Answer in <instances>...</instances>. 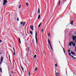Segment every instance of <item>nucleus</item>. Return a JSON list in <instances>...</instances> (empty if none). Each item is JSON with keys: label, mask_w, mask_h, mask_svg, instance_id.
<instances>
[{"label": "nucleus", "mask_w": 76, "mask_h": 76, "mask_svg": "<svg viewBox=\"0 0 76 76\" xmlns=\"http://www.w3.org/2000/svg\"><path fill=\"white\" fill-rule=\"evenodd\" d=\"M19 41L20 44L21 43V42L20 41V38H19Z\"/></svg>", "instance_id": "obj_20"}, {"label": "nucleus", "mask_w": 76, "mask_h": 76, "mask_svg": "<svg viewBox=\"0 0 76 76\" xmlns=\"http://www.w3.org/2000/svg\"><path fill=\"white\" fill-rule=\"evenodd\" d=\"M1 53H0V55H1Z\"/></svg>", "instance_id": "obj_43"}, {"label": "nucleus", "mask_w": 76, "mask_h": 76, "mask_svg": "<svg viewBox=\"0 0 76 76\" xmlns=\"http://www.w3.org/2000/svg\"><path fill=\"white\" fill-rule=\"evenodd\" d=\"M16 17L15 18V19H16Z\"/></svg>", "instance_id": "obj_42"}, {"label": "nucleus", "mask_w": 76, "mask_h": 76, "mask_svg": "<svg viewBox=\"0 0 76 76\" xmlns=\"http://www.w3.org/2000/svg\"><path fill=\"white\" fill-rule=\"evenodd\" d=\"M48 35L49 37H50V32H49Z\"/></svg>", "instance_id": "obj_22"}, {"label": "nucleus", "mask_w": 76, "mask_h": 76, "mask_svg": "<svg viewBox=\"0 0 76 76\" xmlns=\"http://www.w3.org/2000/svg\"><path fill=\"white\" fill-rule=\"evenodd\" d=\"M43 53L44 54V51H43Z\"/></svg>", "instance_id": "obj_46"}, {"label": "nucleus", "mask_w": 76, "mask_h": 76, "mask_svg": "<svg viewBox=\"0 0 76 76\" xmlns=\"http://www.w3.org/2000/svg\"><path fill=\"white\" fill-rule=\"evenodd\" d=\"M26 5H27V7H28V5H29V4H28V3H26Z\"/></svg>", "instance_id": "obj_21"}, {"label": "nucleus", "mask_w": 76, "mask_h": 76, "mask_svg": "<svg viewBox=\"0 0 76 76\" xmlns=\"http://www.w3.org/2000/svg\"><path fill=\"white\" fill-rule=\"evenodd\" d=\"M30 34H31V35H33V33H32V31H30Z\"/></svg>", "instance_id": "obj_13"}, {"label": "nucleus", "mask_w": 76, "mask_h": 76, "mask_svg": "<svg viewBox=\"0 0 76 76\" xmlns=\"http://www.w3.org/2000/svg\"><path fill=\"white\" fill-rule=\"evenodd\" d=\"M41 23H42V22H41L39 24V26H38V27L39 28H40V26H41Z\"/></svg>", "instance_id": "obj_15"}, {"label": "nucleus", "mask_w": 76, "mask_h": 76, "mask_svg": "<svg viewBox=\"0 0 76 76\" xmlns=\"http://www.w3.org/2000/svg\"><path fill=\"white\" fill-rule=\"evenodd\" d=\"M50 46V47L52 50V51H53V48L52 47V46L51 45V46Z\"/></svg>", "instance_id": "obj_18"}, {"label": "nucleus", "mask_w": 76, "mask_h": 76, "mask_svg": "<svg viewBox=\"0 0 76 76\" xmlns=\"http://www.w3.org/2000/svg\"><path fill=\"white\" fill-rule=\"evenodd\" d=\"M41 18V14H39V15H38V19H39Z\"/></svg>", "instance_id": "obj_9"}, {"label": "nucleus", "mask_w": 76, "mask_h": 76, "mask_svg": "<svg viewBox=\"0 0 76 76\" xmlns=\"http://www.w3.org/2000/svg\"><path fill=\"white\" fill-rule=\"evenodd\" d=\"M25 23H26V22L23 23V22H20L21 25H22V24H23V26H25Z\"/></svg>", "instance_id": "obj_6"}, {"label": "nucleus", "mask_w": 76, "mask_h": 76, "mask_svg": "<svg viewBox=\"0 0 76 76\" xmlns=\"http://www.w3.org/2000/svg\"><path fill=\"white\" fill-rule=\"evenodd\" d=\"M60 4V0L59 1V4H58V6H59Z\"/></svg>", "instance_id": "obj_28"}, {"label": "nucleus", "mask_w": 76, "mask_h": 76, "mask_svg": "<svg viewBox=\"0 0 76 76\" xmlns=\"http://www.w3.org/2000/svg\"><path fill=\"white\" fill-rule=\"evenodd\" d=\"M37 67H36V68H35V71H36L37 70Z\"/></svg>", "instance_id": "obj_26"}, {"label": "nucleus", "mask_w": 76, "mask_h": 76, "mask_svg": "<svg viewBox=\"0 0 76 76\" xmlns=\"http://www.w3.org/2000/svg\"><path fill=\"white\" fill-rule=\"evenodd\" d=\"M35 39H36V43L37 44V42H38V39L37 37V31H35Z\"/></svg>", "instance_id": "obj_2"}, {"label": "nucleus", "mask_w": 76, "mask_h": 76, "mask_svg": "<svg viewBox=\"0 0 76 76\" xmlns=\"http://www.w3.org/2000/svg\"><path fill=\"white\" fill-rule=\"evenodd\" d=\"M10 76H12V75H10L9 74Z\"/></svg>", "instance_id": "obj_45"}, {"label": "nucleus", "mask_w": 76, "mask_h": 76, "mask_svg": "<svg viewBox=\"0 0 76 76\" xmlns=\"http://www.w3.org/2000/svg\"><path fill=\"white\" fill-rule=\"evenodd\" d=\"M55 67H57V64H55Z\"/></svg>", "instance_id": "obj_25"}, {"label": "nucleus", "mask_w": 76, "mask_h": 76, "mask_svg": "<svg viewBox=\"0 0 76 76\" xmlns=\"http://www.w3.org/2000/svg\"><path fill=\"white\" fill-rule=\"evenodd\" d=\"M1 62H0V64H1V63H2L3 61V57L2 56H1Z\"/></svg>", "instance_id": "obj_4"}, {"label": "nucleus", "mask_w": 76, "mask_h": 76, "mask_svg": "<svg viewBox=\"0 0 76 76\" xmlns=\"http://www.w3.org/2000/svg\"><path fill=\"white\" fill-rule=\"evenodd\" d=\"M9 57L10 60V55L9 54Z\"/></svg>", "instance_id": "obj_29"}, {"label": "nucleus", "mask_w": 76, "mask_h": 76, "mask_svg": "<svg viewBox=\"0 0 76 76\" xmlns=\"http://www.w3.org/2000/svg\"><path fill=\"white\" fill-rule=\"evenodd\" d=\"M56 74L58 75H59V73H56Z\"/></svg>", "instance_id": "obj_36"}, {"label": "nucleus", "mask_w": 76, "mask_h": 76, "mask_svg": "<svg viewBox=\"0 0 76 76\" xmlns=\"http://www.w3.org/2000/svg\"><path fill=\"white\" fill-rule=\"evenodd\" d=\"M28 51H29V47H28Z\"/></svg>", "instance_id": "obj_40"}, {"label": "nucleus", "mask_w": 76, "mask_h": 76, "mask_svg": "<svg viewBox=\"0 0 76 76\" xmlns=\"http://www.w3.org/2000/svg\"><path fill=\"white\" fill-rule=\"evenodd\" d=\"M13 50H14L13 56H15V48H13Z\"/></svg>", "instance_id": "obj_11"}, {"label": "nucleus", "mask_w": 76, "mask_h": 76, "mask_svg": "<svg viewBox=\"0 0 76 76\" xmlns=\"http://www.w3.org/2000/svg\"><path fill=\"white\" fill-rule=\"evenodd\" d=\"M48 44H49V45H50V46H51V44L50 43V39H48Z\"/></svg>", "instance_id": "obj_5"}, {"label": "nucleus", "mask_w": 76, "mask_h": 76, "mask_svg": "<svg viewBox=\"0 0 76 76\" xmlns=\"http://www.w3.org/2000/svg\"><path fill=\"white\" fill-rule=\"evenodd\" d=\"M30 29H31L32 31H34V26H30Z\"/></svg>", "instance_id": "obj_8"}, {"label": "nucleus", "mask_w": 76, "mask_h": 76, "mask_svg": "<svg viewBox=\"0 0 76 76\" xmlns=\"http://www.w3.org/2000/svg\"><path fill=\"white\" fill-rule=\"evenodd\" d=\"M17 21H19V18H17Z\"/></svg>", "instance_id": "obj_30"}, {"label": "nucleus", "mask_w": 76, "mask_h": 76, "mask_svg": "<svg viewBox=\"0 0 76 76\" xmlns=\"http://www.w3.org/2000/svg\"><path fill=\"white\" fill-rule=\"evenodd\" d=\"M33 57H34V58H36V57L37 56V55H35L34 56H33Z\"/></svg>", "instance_id": "obj_16"}, {"label": "nucleus", "mask_w": 76, "mask_h": 76, "mask_svg": "<svg viewBox=\"0 0 76 76\" xmlns=\"http://www.w3.org/2000/svg\"><path fill=\"white\" fill-rule=\"evenodd\" d=\"M7 3V1L6 0H4V2L3 3V6L6 5V4Z\"/></svg>", "instance_id": "obj_3"}, {"label": "nucleus", "mask_w": 76, "mask_h": 76, "mask_svg": "<svg viewBox=\"0 0 76 76\" xmlns=\"http://www.w3.org/2000/svg\"><path fill=\"white\" fill-rule=\"evenodd\" d=\"M71 53L73 55H75V54L74 52H73V51L71 52Z\"/></svg>", "instance_id": "obj_14"}, {"label": "nucleus", "mask_w": 76, "mask_h": 76, "mask_svg": "<svg viewBox=\"0 0 76 76\" xmlns=\"http://www.w3.org/2000/svg\"><path fill=\"white\" fill-rule=\"evenodd\" d=\"M20 66L21 67H22V65H21V64L20 65Z\"/></svg>", "instance_id": "obj_41"}, {"label": "nucleus", "mask_w": 76, "mask_h": 76, "mask_svg": "<svg viewBox=\"0 0 76 76\" xmlns=\"http://www.w3.org/2000/svg\"><path fill=\"white\" fill-rule=\"evenodd\" d=\"M12 74H14V73H13V72H12Z\"/></svg>", "instance_id": "obj_38"}, {"label": "nucleus", "mask_w": 76, "mask_h": 76, "mask_svg": "<svg viewBox=\"0 0 76 76\" xmlns=\"http://www.w3.org/2000/svg\"><path fill=\"white\" fill-rule=\"evenodd\" d=\"M75 51H76V48H75Z\"/></svg>", "instance_id": "obj_48"}, {"label": "nucleus", "mask_w": 76, "mask_h": 76, "mask_svg": "<svg viewBox=\"0 0 76 76\" xmlns=\"http://www.w3.org/2000/svg\"><path fill=\"white\" fill-rule=\"evenodd\" d=\"M68 53L69 54V56H71V54L70 53Z\"/></svg>", "instance_id": "obj_27"}, {"label": "nucleus", "mask_w": 76, "mask_h": 76, "mask_svg": "<svg viewBox=\"0 0 76 76\" xmlns=\"http://www.w3.org/2000/svg\"><path fill=\"white\" fill-rule=\"evenodd\" d=\"M55 75H56V76H59L58 75H56V74Z\"/></svg>", "instance_id": "obj_39"}, {"label": "nucleus", "mask_w": 76, "mask_h": 76, "mask_svg": "<svg viewBox=\"0 0 76 76\" xmlns=\"http://www.w3.org/2000/svg\"><path fill=\"white\" fill-rule=\"evenodd\" d=\"M20 7H21V5H20L19 6V9H20Z\"/></svg>", "instance_id": "obj_31"}, {"label": "nucleus", "mask_w": 76, "mask_h": 76, "mask_svg": "<svg viewBox=\"0 0 76 76\" xmlns=\"http://www.w3.org/2000/svg\"><path fill=\"white\" fill-rule=\"evenodd\" d=\"M0 71L2 73V68H0Z\"/></svg>", "instance_id": "obj_17"}, {"label": "nucleus", "mask_w": 76, "mask_h": 76, "mask_svg": "<svg viewBox=\"0 0 76 76\" xmlns=\"http://www.w3.org/2000/svg\"><path fill=\"white\" fill-rule=\"evenodd\" d=\"M71 57H72V58H75V59H76V58H75V57H74L73 56H71Z\"/></svg>", "instance_id": "obj_19"}, {"label": "nucleus", "mask_w": 76, "mask_h": 76, "mask_svg": "<svg viewBox=\"0 0 76 76\" xmlns=\"http://www.w3.org/2000/svg\"><path fill=\"white\" fill-rule=\"evenodd\" d=\"M75 37V38H76V36Z\"/></svg>", "instance_id": "obj_44"}, {"label": "nucleus", "mask_w": 76, "mask_h": 76, "mask_svg": "<svg viewBox=\"0 0 76 76\" xmlns=\"http://www.w3.org/2000/svg\"><path fill=\"white\" fill-rule=\"evenodd\" d=\"M70 24H71V25H73V21L72 20L71 21Z\"/></svg>", "instance_id": "obj_12"}, {"label": "nucleus", "mask_w": 76, "mask_h": 76, "mask_svg": "<svg viewBox=\"0 0 76 76\" xmlns=\"http://www.w3.org/2000/svg\"><path fill=\"white\" fill-rule=\"evenodd\" d=\"M72 46H73V47H75V45H76V44H75V43L73 42H69V45L70 47H71L72 46Z\"/></svg>", "instance_id": "obj_1"}, {"label": "nucleus", "mask_w": 76, "mask_h": 76, "mask_svg": "<svg viewBox=\"0 0 76 76\" xmlns=\"http://www.w3.org/2000/svg\"><path fill=\"white\" fill-rule=\"evenodd\" d=\"M0 42H2V41H1V40H0Z\"/></svg>", "instance_id": "obj_37"}, {"label": "nucleus", "mask_w": 76, "mask_h": 76, "mask_svg": "<svg viewBox=\"0 0 76 76\" xmlns=\"http://www.w3.org/2000/svg\"><path fill=\"white\" fill-rule=\"evenodd\" d=\"M43 29H44L43 28L42 29V31H43Z\"/></svg>", "instance_id": "obj_34"}, {"label": "nucleus", "mask_w": 76, "mask_h": 76, "mask_svg": "<svg viewBox=\"0 0 76 76\" xmlns=\"http://www.w3.org/2000/svg\"><path fill=\"white\" fill-rule=\"evenodd\" d=\"M32 42H34V39H33Z\"/></svg>", "instance_id": "obj_32"}, {"label": "nucleus", "mask_w": 76, "mask_h": 76, "mask_svg": "<svg viewBox=\"0 0 76 76\" xmlns=\"http://www.w3.org/2000/svg\"><path fill=\"white\" fill-rule=\"evenodd\" d=\"M75 56H76V55Z\"/></svg>", "instance_id": "obj_50"}, {"label": "nucleus", "mask_w": 76, "mask_h": 76, "mask_svg": "<svg viewBox=\"0 0 76 76\" xmlns=\"http://www.w3.org/2000/svg\"><path fill=\"white\" fill-rule=\"evenodd\" d=\"M75 43H76V40L75 41Z\"/></svg>", "instance_id": "obj_47"}, {"label": "nucleus", "mask_w": 76, "mask_h": 76, "mask_svg": "<svg viewBox=\"0 0 76 76\" xmlns=\"http://www.w3.org/2000/svg\"><path fill=\"white\" fill-rule=\"evenodd\" d=\"M40 13V10L39 9V7L38 9V14Z\"/></svg>", "instance_id": "obj_10"}, {"label": "nucleus", "mask_w": 76, "mask_h": 76, "mask_svg": "<svg viewBox=\"0 0 76 76\" xmlns=\"http://www.w3.org/2000/svg\"><path fill=\"white\" fill-rule=\"evenodd\" d=\"M11 73H12V72L11 71Z\"/></svg>", "instance_id": "obj_49"}, {"label": "nucleus", "mask_w": 76, "mask_h": 76, "mask_svg": "<svg viewBox=\"0 0 76 76\" xmlns=\"http://www.w3.org/2000/svg\"><path fill=\"white\" fill-rule=\"evenodd\" d=\"M62 48L63 49V50L64 53H65V51H64V48L63 47H62Z\"/></svg>", "instance_id": "obj_23"}, {"label": "nucleus", "mask_w": 76, "mask_h": 76, "mask_svg": "<svg viewBox=\"0 0 76 76\" xmlns=\"http://www.w3.org/2000/svg\"><path fill=\"white\" fill-rule=\"evenodd\" d=\"M72 38L73 39V41H74L75 39H76V38H75V36L74 35H73L72 36Z\"/></svg>", "instance_id": "obj_7"}, {"label": "nucleus", "mask_w": 76, "mask_h": 76, "mask_svg": "<svg viewBox=\"0 0 76 76\" xmlns=\"http://www.w3.org/2000/svg\"><path fill=\"white\" fill-rule=\"evenodd\" d=\"M28 75H29V76H30V72H29V71L28 72Z\"/></svg>", "instance_id": "obj_33"}, {"label": "nucleus", "mask_w": 76, "mask_h": 76, "mask_svg": "<svg viewBox=\"0 0 76 76\" xmlns=\"http://www.w3.org/2000/svg\"><path fill=\"white\" fill-rule=\"evenodd\" d=\"M21 68L22 70H23V69H24L23 68V67H22V66H21Z\"/></svg>", "instance_id": "obj_24"}, {"label": "nucleus", "mask_w": 76, "mask_h": 76, "mask_svg": "<svg viewBox=\"0 0 76 76\" xmlns=\"http://www.w3.org/2000/svg\"><path fill=\"white\" fill-rule=\"evenodd\" d=\"M70 50H68L67 51V52H70Z\"/></svg>", "instance_id": "obj_35"}]
</instances>
